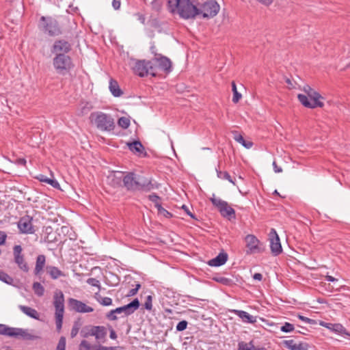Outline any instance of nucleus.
Instances as JSON below:
<instances>
[{
	"instance_id": "obj_1",
	"label": "nucleus",
	"mask_w": 350,
	"mask_h": 350,
	"mask_svg": "<svg viewBox=\"0 0 350 350\" xmlns=\"http://www.w3.org/2000/svg\"><path fill=\"white\" fill-rule=\"evenodd\" d=\"M123 187L129 191L150 192L154 189H159L160 185L152 183L151 178L137 175L134 172H127L122 179Z\"/></svg>"
},
{
	"instance_id": "obj_2",
	"label": "nucleus",
	"mask_w": 350,
	"mask_h": 350,
	"mask_svg": "<svg viewBox=\"0 0 350 350\" xmlns=\"http://www.w3.org/2000/svg\"><path fill=\"white\" fill-rule=\"evenodd\" d=\"M197 3L198 0H167V8L184 19H193L199 16Z\"/></svg>"
},
{
	"instance_id": "obj_3",
	"label": "nucleus",
	"mask_w": 350,
	"mask_h": 350,
	"mask_svg": "<svg viewBox=\"0 0 350 350\" xmlns=\"http://www.w3.org/2000/svg\"><path fill=\"white\" fill-rule=\"evenodd\" d=\"M70 50V45H53V46L51 51L56 54L53 58V64L59 75H65L73 67L70 57L66 55Z\"/></svg>"
},
{
	"instance_id": "obj_4",
	"label": "nucleus",
	"mask_w": 350,
	"mask_h": 350,
	"mask_svg": "<svg viewBox=\"0 0 350 350\" xmlns=\"http://www.w3.org/2000/svg\"><path fill=\"white\" fill-rule=\"evenodd\" d=\"M38 30L48 37H57L63 33L64 27L59 18L51 16H41L38 22Z\"/></svg>"
},
{
	"instance_id": "obj_5",
	"label": "nucleus",
	"mask_w": 350,
	"mask_h": 350,
	"mask_svg": "<svg viewBox=\"0 0 350 350\" xmlns=\"http://www.w3.org/2000/svg\"><path fill=\"white\" fill-rule=\"evenodd\" d=\"M90 120L94 121L98 129L103 131H111L115 128V122L112 116L101 111L94 112L90 114Z\"/></svg>"
},
{
	"instance_id": "obj_6",
	"label": "nucleus",
	"mask_w": 350,
	"mask_h": 350,
	"mask_svg": "<svg viewBox=\"0 0 350 350\" xmlns=\"http://www.w3.org/2000/svg\"><path fill=\"white\" fill-rule=\"evenodd\" d=\"M107 334V328L103 325H88L82 327L80 336L83 338L94 336L98 342H105Z\"/></svg>"
},
{
	"instance_id": "obj_7",
	"label": "nucleus",
	"mask_w": 350,
	"mask_h": 350,
	"mask_svg": "<svg viewBox=\"0 0 350 350\" xmlns=\"http://www.w3.org/2000/svg\"><path fill=\"white\" fill-rule=\"evenodd\" d=\"M0 334L19 340H33L37 338V336L29 333L27 329L11 327L4 324H0Z\"/></svg>"
},
{
	"instance_id": "obj_8",
	"label": "nucleus",
	"mask_w": 350,
	"mask_h": 350,
	"mask_svg": "<svg viewBox=\"0 0 350 350\" xmlns=\"http://www.w3.org/2000/svg\"><path fill=\"white\" fill-rule=\"evenodd\" d=\"M199 16L203 18H211L215 16L219 11L220 6L215 0H198Z\"/></svg>"
},
{
	"instance_id": "obj_9",
	"label": "nucleus",
	"mask_w": 350,
	"mask_h": 350,
	"mask_svg": "<svg viewBox=\"0 0 350 350\" xmlns=\"http://www.w3.org/2000/svg\"><path fill=\"white\" fill-rule=\"evenodd\" d=\"M131 61L133 62L132 70L135 75L140 77H144L148 75L154 77V67L152 66L151 59H131Z\"/></svg>"
},
{
	"instance_id": "obj_10",
	"label": "nucleus",
	"mask_w": 350,
	"mask_h": 350,
	"mask_svg": "<svg viewBox=\"0 0 350 350\" xmlns=\"http://www.w3.org/2000/svg\"><path fill=\"white\" fill-rule=\"evenodd\" d=\"M53 305L55 308V323L57 332H60L64 313V296L59 291L56 292L53 296Z\"/></svg>"
},
{
	"instance_id": "obj_11",
	"label": "nucleus",
	"mask_w": 350,
	"mask_h": 350,
	"mask_svg": "<svg viewBox=\"0 0 350 350\" xmlns=\"http://www.w3.org/2000/svg\"><path fill=\"white\" fill-rule=\"evenodd\" d=\"M245 242L247 255L261 254L266 250L265 245L254 234H247L245 237Z\"/></svg>"
},
{
	"instance_id": "obj_12",
	"label": "nucleus",
	"mask_w": 350,
	"mask_h": 350,
	"mask_svg": "<svg viewBox=\"0 0 350 350\" xmlns=\"http://www.w3.org/2000/svg\"><path fill=\"white\" fill-rule=\"evenodd\" d=\"M210 200L213 205L217 208L222 217L228 218L229 220L231 219H235V211L227 202L215 198L214 194L213 195V197L210 198Z\"/></svg>"
},
{
	"instance_id": "obj_13",
	"label": "nucleus",
	"mask_w": 350,
	"mask_h": 350,
	"mask_svg": "<svg viewBox=\"0 0 350 350\" xmlns=\"http://www.w3.org/2000/svg\"><path fill=\"white\" fill-rule=\"evenodd\" d=\"M154 68V77L157 75L158 71L163 70L166 73L172 71V62L165 56L160 55L151 59Z\"/></svg>"
},
{
	"instance_id": "obj_14",
	"label": "nucleus",
	"mask_w": 350,
	"mask_h": 350,
	"mask_svg": "<svg viewBox=\"0 0 350 350\" xmlns=\"http://www.w3.org/2000/svg\"><path fill=\"white\" fill-rule=\"evenodd\" d=\"M23 248L20 245H16L13 247V256L14 262L17 265L18 267L23 272L27 273L29 271V267L25 260V256L22 253Z\"/></svg>"
},
{
	"instance_id": "obj_15",
	"label": "nucleus",
	"mask_w": 350,
	"mask_h": 350,
	"mask_svg": "<svg viewBox=\"0 0 350 350\" xmlns=\"http://www.w3.org/2000/svg\"><path fill=\"white\" fill-rule=\"evenodd\" d=\"M32 221L33 218L28 215L21 217L17 223L20 233L26 234H34L36 230L33 226Z\"/></svg>"
},
{
	"instance_id": "obj_16",
	"label": "nucleus",
	"mask_w": 350,
	"mask_h": 350,
	"mask_svg": "<svg viewBox=\"0 0 350 350\" xmlns=\"http://www.w3.org/2000/svg\"><path fill=\"white\" fill-rule=\"evenodd\" d=\"M270 249L273 256H276L282 252L280 238L275 229L272 228L270 233Z\"/></svg>"
},
{
	"instance_id": "obj_17",
	"label": "nucleus",
	"mask_w": 350,
	"mask_h": 350,
	"mask_svg": "<svg viewBox=\"0 0 350 350\" xmlns=\"http://www.w3.org/2000/svg\"><path fill=\"white\" fill-rule=\"evenodd\" d=\"M68 305L71 310L80 313H88L94 311L93 308L87 306L83 301L74 298H69Z\"/></svg>"
},
{
	"instance_id": "obj_18",
	"label": "nucleus",
	"mask_w": 350,
	"mask_h": 350,
	"mask_svg": "<svg viewBox=\"0 0 350 350\" xmlns=\"http://www.w3.org/2000/svg\"><path fill=\"white\" fill-rule=\"evenodd\" d=\"M140 306V302L137 298L134 299L130 303L121 307L116 308V314L124 313L125 316H129L135 312Z\"/></svg>"
},
{
	"instance_id": "obj_19",
	"label": "nucleus",
	"mask_w": 350,
	"mask_h": 350,
	"mask_svg": "<svg viewBox=\"0 0 350 350\" xmlns=\"http://www.w3.org/2000/svg\"><path fill=\"white\" fill-rule=\"evenodd\" d=\"M319 325L332 330L335 333L347 336L350 338V333L347 332L345 327L340 323H331L321 321Z\"/></svg>"
},
{
	"instance_id": "obj_20",
	"label": "nucleus",
	"mask_w": 350,
	"mask_h": 350,
	"mask_svg": "<svg viewBox=\"0 0 350 350\" xmlns=\"http://www.w3.org/2000/svg\"><path fill=\"white\" fill-rule=\"evenodd\" d=\"M282 343L286 348L290 350H308L309 347V345L306 342L296 343L293 340H284Z\"/></svg>"
},
{
	"instance_id": "obj_21",
	"label": "nucleus",
	"mask_w": 350,
	"mask_h": 350,
	"mask_svg": "<svg viewBox=\"0 0 350 350\" xmlns=\"http://www.w3.org/2000/svg\"><path fill=\"white\" fill-rule=\"evenodd\" d=\"M299 101L306 107L310 109H314L316 107H323V103H316L314 100H310L308 96L304 94H299L297 96Z\"/></svg>"
},
{
	"instance_id": "obj_22",
	"label": "nucleus",
	"mask_w": 350,
	"mask_h": 350,
	"mask_svg": "<svg viewBox=\"0 0 350 350\" xmlns=\"http://www.w3.org/2000/svg\"><path fill=\"white\" fill-rule=\"evenodd\" d=\"M129 150L138 155H143L144 157L147 156V153L145 151L144 147L139 140H135L132 142L127 143Z\"/></svg>"
},
{
	"instance_id": "obj_23",
	"label": "nucleus",
	"mask_w": 350,
	"mask_h": 350,
	"mask_svg": "<svg viewBox=\"0 0 350 350\" xmlns=\"http://www.w3.org/2000/svg\"><path fill=\"white\" fill-rule=\"evenodd\" d=\"M228 258L226 252H220L215 258L208 260V265L211 267H219L226 263Z\"/></svg>"
},
{
	"instance_id": "obj_24",
	"label": "nucleus",
	"mask_w": 350,
	"mask_h": 350,
	"mask_svg": "<svg viewBox=\"0 0 350 350\" xmlns=\"http://www.w3.org/2000/svg\"><path fill=\"white\" fill-rule=\"evenodd\" d=\"M232 312L237 315L245 323H254L256 322V317L252 316L245 311L233 310Z\"/></svg>"
},
{
	"instance_id": "obj_25",
	"label": "nucleus",
	"mask_w": 350,
	"mask_h": 350,
	"mask_svg": "<svg viewBox=\"0 0 350 350\" xmlns=\"http://www.w3.org/2000/svg\"><path fill=\"white\" fill-rule=\"evenodd\" d=\"M303 90L306 93L307 96H308L312 100H314L316 103H322L319 100L320 98H323L321 95L312 89L309 85H304Z\"/></svg>"
},
{
	"instance_id": "obj_26",
	"label": "nucleus",
	"mask_w": 350,
	"mask_h": 350,
	"mask_svg": "<svg viewBox=\"0 0 350 350\" xmlns=\"http://www.w3.org/2000/svg\"><path fill=\"white\" fill-rule=\"evenodd\" d=\"M46 263V256L43 254H40L36 258V267L34 269V274L38 275L43 271V268Z\"/></svg>"
},
{
	"instance_id": "obj_27",
	"label": "nucleus",
	"mask_w": 350,
	"mask_h": 350,
	"mask_svg": "<svg viewBox=\"0 0 350 350\" xmlns=\"http://www.w3.org/2000/svg\"><path fill=\"white\" fill-rule=\"evenodd\" d=\"M109 88L112 95L115 97H119L123 94V92L120 88L118 83L113 79H110Z\"/></svg>"
},
{
	"instance_id": "obj_28",
	"label": "nucleus",
	"mask_w": 350,
	"mask_h": 350,
	"mask_svg": "<svg viewBox=\"0 0 350 350\" xmlns=\"http://www.w3.org/2000/svg\"><path fill=\"white\" fill-rule=\"evenodd\" d=\"M47 273L53 280H56L59 277H65L66 274L55 266H48L46 267Z\"/></svg>"
},
{
	"instance_id": "obj_29",
	"label": "nucleus",
	"mask_w": 350,
	"mask_h": 350,
	"mask_svg": "<svg viewBox=\"0 0 350 350\" xmlns=\"http://www.w3.org/2000/svg\"><path fill=\"white\" fill-rule=\"evenodd\" d=\"M124 176V173L122 172H114L112 179L111 185L114 187L123 186L122 179Z\"/></svg>"
},
{
	"instance_id": "obj_30",
	"label": "nucleus",
	"mask_w": 350,
	"mask_h": 350,
	"mask_svg": "<svg viewBox=\"0 0 350 350\" xmlns=\"http://www.w3.org/2000/svg\"><path fill=\"white\" fill-rule=\"evenodd\" d=\"M20 310L25 313L26 315L35 319H38L39 314L36 310L26 306H19Z\"/></svg>"
},
{
	"instance_id": "obj_31",
	"label": "nucleus",
	"mask_w": 350,
	"mask_h": 350,
	"mask_svg": "<svg viewBox=\"0 0 350 350\" xmlns=\"http://www.w3.org/2000/svg\"><path fill=\"white\" fill-rule=\"evenodd\" d=\"M37 179L39 180L42 183H45L51 186H52L53 188L55 189H60V185L59 183L53 178H47L46 176L40 174L37 177Z\"/></svg>"
},
{
	"instance_id": "obj_32",
	"label": "nucleus",
	"mask_w": 350,
	"mask_h": 350,
	"mask_svg": "<svg viewBox=\"0 0 350 350\" xmlns=\"http://www.w3.org/2000/svg\"><path fill=\"white\" fill-rule=\"evenodd\" d=\"M238 350H266V349L265 347L256 349L253 344V341L248 343L241 341L238 343Z\"/></svg>"
},
{
	"instance_id": "obj_33",
	"label": "nucleus",
	"mask_w": 350,
	"mask_h": 350,
	"mask_svg": "<svg viewBox=\"0 0 350 350\" xmlns=\"http://www.w3.org/2000/svg\"><path fill=\"white\" fill-rule=\"evenodd\" d=\"M234 139L241 144L246 148H250L253 146V143L250 141H245L243 137L239 134L237 131H234Z\"/></svg>"
},
{
	"instance_id": "obj_34",
	"label": "nucleus",
	"mask_w": 350,
	"mask_h": 350,
	"mask_svg": "<svg viewBox=\"0 0 350 350\" xmlns=\"http://www.w3.org/2000/svg\"><path fill=\"white\" fill-rule=\"evenodd\" d=\"M0 280L5 284L14 286V279L2 270H0Z\"/></svg>"
},
{
	"instance_id": "obj_35",
	"label": "nucleus",
	"mask_w": 350,
	"mask_h": 350,
	"mask_svg": "<svg viewBox=\"0 0 350 350\" xmlns=\"http://www.w3.org/2000/svg\"><path fill=\"white\" fill-rule=\"evenodd\" d=\"M217 175V177L221 179H226L228 180L230 183H232L233 185H235L234 180L232 179L230 175L228 172H222L219 168H216Z\"/></svg>"
},
{
	"instance_id": "obj_36",
	"label": "nucleus",
	"mask_w": 350,
	"mask_h": 350,
	"mask_svg": "<svg viewBox=\"0 0 350 350\" xmlns=\"http://www.w3.org/2000/svg\"><path fill=\"white\" fill-rule=\"evenodd\" d=\"M32 288L35 293L36 295H37L39 297H41L44 293V288L41 285V284L38 282H35L33 284Z\"/></svg>"
},
{
	"instance_id": "obj_37",
	"label": "nucleus",
	"mask_w": 350,
	"mask_h": 350,
	"mask_svg": "<svg viewBox=\"0 0 350 350\" xmlns=\"http://www.w3.org/2000/svg\"><path fill=\"white\" fill-rule=\"evenodd\" d=\"M96 347V345H92L86 340H83L79 345L78 350H95Z\"/></svg>"
},
{
	"instance_id": "obj_38",
	"label": "nucleus",
	"mask_w": 350,
	"mask_h": 350,
	"mask_svg": "<svg viewBox=\"0 0 350 350\" xmlns=\"http://www.w3.org/2000/svg\"><path fill=\"white\" fill-rule=\"evenodd\" d=\"M232 90L233 92L232 102L237 103L241 98L242 96L241 94L237 91V85L234 81L232 82Z\"/></svg>"
},
{
	"instance_id": "obj_39",
	"label": "nucleus",
	"mask_w": 350,
	"mask_h": 350,
	"mask_svg": "<svg viewBox=\"0 0 350 350\" xmlns=\"http://www.w3.org/2000/svg\"><path fill=\"white\" fill-rule=\"evenodd\" d=\"M81 323L79 320L75 321L73 323L71 332H70V337L71 338H74L77 334L79 333V331L81 328Z\"/></svg>"
},
{
	"instance_id": "obj_40",
	"label": "nucleus",
	"mask_w": 350,
	"mask_h": 350,
	"mask_svg": "<svg viewBox=\"0 0 350 350\" xmlns=\"http://www.w3.org/2000/svg\"><path fill=\"white\" fill-rule=\"evenodd\" d=\"M213 280L219 283H221L226 286H231L233 283L232 280L230 278H227L223 276L215 277Z\"/></svg>"
},
{
	"instance_id": "obj_41",
	"label": "nucleus",
	"mask_w": 350,
	"mask_h": 350,
	"mask_svg": "<svg viewBox=\"0 0 350 350\" xmlns=\"http://www.w3.org/2000/svg\"><path fill=\"white\" fill-rule=\"evenodd\" d=\"M118 124L122 129H127L130 126V120L126 117H121L118 120Z\"/></svg>"
},
{
	"instance_id": "obj_42",
	"label": "nucleus",
	"mask_w": 350,
	"mask_h": 350,
	"mask_svg": "<svg viewBox=\"0 0 350 350\" xmlns=\"http://www.w3.org/2000/svg\"><path fill=\"white\" fill-rule=\"evenodd\" d=\"M157 208L159 215H162L166 218H171L173 217L172 213L162 207L161 204L157 205Z\"/></svg>"
},
{
	"instance_id": "obj_43",
	"label": "nucleus",
	"mask_w": 350,
	"mask_h": 350,
	"mask_svg": "<svg viewBox=\"0 0 350 350\" xmlns=\"http://www.w3.org/2000/svg\"><path fill=\"white\" fill-rule=\"evenodd\" d=\"M87 36H88V34L85 32L80 31L76 36V42L78 44L86 43V42H88V40L86 38Z\"/></svg>"
},
{
	"instance_id": "obj_44",
	"label": "nucleus",
	"mask_w": 350,
	"mask_h": 350,
	"mask_svg": "<svg viewBox=\"0 0 350 350\" xmlns=\"http://www.w3.org/2000/svg\"><path fill=\"white\" fill-rule=\"evenodd\" d=\"M97 301L104 306H108L112 304V299L107 297H103L100 296L97 298Z\"/></svg>"
},
{
	"instance_id": "obj_45",
	"label": "nucleus",
	"mask_w": 350,
	"mask_h": 350,
	"mask_svg": "<svg viewBox=\"0 0 350 350\" xmlns=\"http://www.w3.org/2000/svg\"><path fill=\"white\" fill-rule=\"evenodd\" d=\"M295 327L292 323L288 322L284 323V324L281 327L280 330L283 332H291L294 330Z\"/></svg>"
},
{
	"instance_id": "obj_46",
	"label": "nucleus",
	"mask_w": 350,
	"mask_h": 350,
	"mask_svg": "<svg viewBox=\"0 0 350 350\" xmlns=\"http://www.w3.org/2000/svg\"><path fill=\"white\" fill-rule=\"evenodd\" d=\"M66 339L64 336H61L57 343L56 350H66Z\"/></svg>"
},
{
	"instance_id": "obj_47",
	"label": "nucleus",
	"mask_w": 350,
	"mask_h": 350,
	"mask_svg": "<svg viewBox=\"0 0 350 350\" xmlns=\"http://www.w3.org/2000/svg\"><path fill=\"white\" fill-rule=\"evenodd\" d=\"M148 198L150 201L154 203V206L157 208V205L161 204L159 202V200H161V198L157 194V193H152L148 196Z\"/></svg>"
},
{
	"instance_id": "obj_48",
	"label": "nucleus",
	"mask_w": 350,
	"mask_h": 350,
	"mask_svg": "<svg viewBox=\"0 0 350 350\" xmlns=\"http://www.w3.org/2000/svg\"><path fill=\"white\" fill-rule=\"evenodd\" d=\"M152 295H148L146 297V301L144 304V307L145 308V309H146L147 310H149L150 311L152 308Z\"/></svg>"
},
{
	"instance_id": "obj_49",
	"label": "nucleus",
	"mask_w": 350,
	"mask_h": 350,
	"mask_svg": "<svg viewBox=\"0 0 350 350\" xmlns=\"http://www.w3.org/2000/svg\"><path fill=\"white\" fill-rule=\"evenodd\" d=\"M162 4L161 0H153L151 3L152 9L156 11H159L161 9Z\"/></svg>"
},
{
	"instance_id": "obj_50",
	"label": "nucleus",
	"mask_w": 350,
	"mask_h": 350,
	"mask_svg": "<svg viewBox=\"0 0 350 350\" xmlns=\"http://www.w3.org/2000/svg\"><path fill=\"white\" fill-rule=\"evenodd\" d=\"M188 323L185 320L180 321L176 325V330L178 332H182L187 329Z\"/></svg>"
},
{
	"instance_id": "obj_51",
	"label": "nucleus",
	"mask_w": 350,
	"mask_h": 350,
	"mask_svg": "<svg viewBox=\"0 0 350 350\" xmlns=\"http://www.w3.org/2000/svg\"><path fill=\"white\" fill-rule=\"evenodd\" d=\"M86 282L88 284L92 286L98 287L99 289L100 288V282L96 278H90Z\"/></svg>"
},
{
	"instance_id": "obj_52",
	"label": "nucleus",
	"mask_w": 350,
	"mask_h": 350,
	"mask_svg": "<svg viewBox=\"0 0 350 350\" xmlns=\"http://www.w3.org/2000/svg\"><path fill=\"white\" fill-rule=\"evenodd\" d=\"M297 317L301 321H302L304 322H306L307 323H309V324H311V325H316L317 324V321L314 320V319H312L308 318V317H304V316L301 315V314H298Z\"/></svg>"
},
{
	"instance_id": "obj_53",
	"label": "nucleus",
	"mask_w": 350,
	"mask_h": 350,
	"mask_svg": "<svg viewBox=\"0 0 350 350\" xmlns=\"http://www.w3.org/2000/svg\"><path fill=\"white\" fill-rule=\"evenodd\" d=\"M140 288H141V284L139 283L136 284L135 288L131 289L126 296L129 297L135 295L137 293V292Z\"/></svg>"
},
{
	"instance_id": "obj_54",
	"label": "nucleus",
	"mask_w": 350,
	"mask_h": 350,
	"mask_svg": "<svg viewBox=\"0 0 350 350\" xmlns=\"http://www.w3.org/2000/svg\"><path fill=\"white\" fill-rule=\"evenodd\" d=\"M116 312L115 310H111L106 314V318L109 321H116L118 319V317L116 315Z\"/></svg>"
},
{
	"instance_id": "obj_55",
	"label": "nucleus",
	"mask_w": 350,
	"mask_h": 350,
	"mask_svg": "<svg viewBox=\"0 0 350 350\" xmlns=\"http://www.w3.org/2000/svg\"><path fill=\"white\" fill-rule=\"evenodd\" d=\"M91 109H92V106L89 105L88 103H86L85 105L81 108V111L79 113V115L83 116V115L88 113L91 110Z\"/></svg>"
},
{
	"instance_id": "obj_56",
	"label": "nucleus",
	"mask_w": 350,
	"mask_h": 350,
	"mask_svg": "<svg viewBox=\"0 0 350 350\" xmlns=\"http://www.w3.org/2000/svg\"><path fill=\"white\" fill-rule=\"evenodd\" d=\"M108 329L109 330V337L110 338L113 339V340H116L117 338H118V336L115 332V330L113 329V327L110 325H108Z\"/></svg>"
},
{
	"instance_id": "obj_57",
	"label": "nucleus",
	"mask_w": 350,
	"mask_h": 350,
	"mask_svg": "<svg viewBox=\"0 0 350 350\" xmlns=\"http://www.w3.org/2000/svg\"><path fill=\"white\" fill-rule=\"evenodd\" d=\"M181 208H182V209H183V210L185 211V213H186L189 216H190L192 219H197V218L196 217V215H195L194 214H193V213L189 211V208H188L186 205L183 204V205L182 206V207H181Z\"/></svg>"
},
{
	"instance_id": "obj_58",
	"label": "nucleus",
	"mask_w": 350,
	"mask_h": 350,
	"mask_svg": "<svg viewBox=\"0 0 350 350\" xmlns=\"http://www.w3.org/2000/svg\"><path fill=\"white\" fill-rule=\"evenodd\" d=\"M7 239V234L3 231H0V245H4Z\"/></svg>"
},
{
	"instance_id": "obj_59",
	"label": "nucleus",
	"mask_w": 350,
	"mask_h": 350,
	"mask_svg": "<svg viewBox=\"0 0 350 350\" xmlns=\"http://www.w3.org/2000/svg\"><path fill=\"white\" fill-rule=\"evenodd\" d=\"M95 350H116V347H105V346L99 345L98 346H96V347L95 348Z\"/></svg>"
},
{
	"instance_id": "obj_60",
	"label": "nucleus",
	"mask_w": 350,
	"mask_h": 350,
	"mask_svg": "<svg viewBox=\"0 0 350 350\" xmlns=\"http://www.w3.org/2000/svg\"><path fill=\"white\" fill-rule=\"evenodd\" d=\"M121 5V2L120 0H113L112 6L115 10H119Z\"/></svg>"
},
{
	"instance_id": "obj_61",
	"label": "nucleus",
	"mask_w": 350,
	"mask_h": 350,
	"mask_svg": "<svg viewBox=\"0 0 350 350\" xmlns=\"http://www.w3.org/2000/svg\"><path fill=\"white\" fill-rule=\"evenodd\" d=\"M256 1L266 6L270 5L273 2V0H256Z\"/></svg>"
},
{
	"instance_id": "obj_62",
	"label": "nucleus",
	"mask_w": 350,
	"mask_h": 350,
	"mask_svg": "<svg viewBox=\"0 0 350 350\" xmlns=\"http://www.w3.org/2000/svg\"><path fill=\"white\" fill-rule=\"evenodd\" d=\"M26 163H27V161H26L25 159H24V158H18L16 161V163L18 165H20L25 166L26 165Z\"/></svg>"
},
{
	"instance_id": "obj_63",
	"label": "nucleus",
	"mask_w": 350,
	"mask_h": 350,
	"mask_svg": "<svg viewBox=\"0 0 350 350\" xmlns=\"http://www.w3.org/2000/svg\"><path fill=\"white\" fill-rule=\"evenodd\" d=\"M273 170H274V172H276V173H279V172H282V169L281 167H279L276 162L275 161H273Z\"/></svg>"
},
{
	"instance_id": "obj_64",
	"label": "nucleus",
	"mask_w": 350,
	"mask_h": 350,
	"mask_svg": "<svg viewBox=\"0 0 350 350\" xmlns=\"http://www.w3.org/2000/svg\"><path fill=\"white\" fill-rule=\"evenodd\" d=\"M253 278L256 280L261 281L262 279V275L260 273H256L254 274Z\"/></svg>"
}]
</instances>
